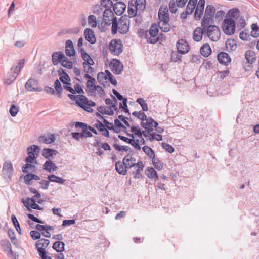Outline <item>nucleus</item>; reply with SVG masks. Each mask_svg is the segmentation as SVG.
Wrapping results in <instances>:
<instances>
[{"label":"nucleus","instance_id":"obj_62","mask_svg":"<svg viewBox=\"0 0 259 259\" xmlns=\"http://www.w3.org/2000/svg\"><path fill=\"white\" fill-rule=\"evenodd\" d=\"M30 235L33 240L40 239L41 234L36 231H31Z\"/></svg>","mask_w":259,"mask_h":259},{"label":"nucleus","instance_id":"obj_30","mask_svg":"<svg viewBox=\"0 0 259 259\" xmlns=\"http://www.w3.org/2000/svg\"><path fill=\"white\" fill-rule=\"evenodd\" d=\"M98 111L102 114H107L109 115H113L114 111L110 107L100 106L97 108Z\"/></svg>","mask_w":259,"mask_h":259},{"label":"nucleus","instance_id":"obj_55","mask_svg":"<svg viewBox=\"0 0 259 259\" xmlns=\"http://www.w3.org/2000/svg\"><path fill=\"white\" fill-rule=\"evenodd\" d=\"M239 12L238 8H233L228 11V15L231 17L235 18L239 15Z\"/></svg>","mask_w":259,"mask_h":259},{"label":"nucleus","instance_id":"obj_59","mask_svg":"<svg viewBox=\"0 0 259 259\" xmlns=\"http://www.w3.org/2000/svg\"><path fill=\"white\" fill-rule=\"evenodd\" d=\"M80 54L81 55V57L82 59L84 61V62H87L91 58L90 56V55L87 54V53L85 52V50L83 48L80 49Z\"/></svg>","mask_w":259,"mask_h":259},{"label":"nucleus","instance_id":"obj_1","mask_svg":"<svg viewBox=\"0 0 259 259\" xmlns=\"http://www.w3.org/2000/svg\"><path fill=\"white\" fill-rule=\"evenodd\" d=\"M101 5L105 9L102 15L103 21L107 25H110L112 23V34H116L117 33L118 23L117 18L114 16V13L111 10L113 2L111 0H101Z\"/></svg>","mask_w":259,"mask_h":259},{"label":"nucleus","instance_id":"obj_15","mask_svg":"<svg viewBox=\"0 0 259 259\" xmlns=\"http://www.w3.org/2000/svg\"><path fill=\"white\" fill-rule=\"evenodd\" d=\"M115 13L118 16L123 14L126 9L125 4L122 2H118L113 6Z\"/></svg>","mask_w":259,"mask_h":259},{"label":"nucleus","instance_id":"obj_47","mask_svg":"<svg viewBox=\"0 0 259 259\" xmlns=\"http://www.w3.org/2000/svg\"><path fill=\"white\" fill-rule=\"evenodd\" d=\"M152 160V163L154 167L158 170H161L163 167V163L160 160L155 157Z\"/></svg>","mask_w":259,"mask_h":259},{"label":"nucleus","instance_id":"obj_36","mask_svg":"<svg viewBox=\"0 0 259 259\" xmlns=\"http://www.w3.org/2000/svg\"><path fill=\"white\" fill-rule=\"evenodd\" d=\"M197 2V0H189L186 9L187 13L191 14L193 13L196 7Z\"/></svg>","mask_w":259,"mask_h":259},{"label":"nucleus","instance_id":"obj_20","mask_svg":"<svg viewBox=\"0 0 259 259\" xmlns=\"http://www.w3.org/2000/svg\"><path fill=\"white\" fill-rule=\"evenodd\" d=\"M49 243L50 241L48 239L42 238L38 240L35 243L38 252H39L40 248L42 250V251H46L45 249L48 247Z\"/></svg>","mask_w":259,"mask_h":259},{"label":"nucleus","instance_id":"obj_23","mask_svg":"<svg viewBox=\"0 0 259 259\" xmlns=\"http://www.w3.org/2000/svg\"><path fill=\"white\" fill-rule=\"evenodd\" d=\"M58 73L60 75L63 74L62 75L60 76L59 79L63 84H70V83L66 82V81H70V77L67 74V73L66 72H65V70L63 69H62V68H60L58 70Z\"/></svg>","mask_w":259,"mask_h":259},{"label":"nucleus","instance_id":"obj_13","mask_svg":"<svg viewBox=\"0 0 259 259\" xmlns=\"http://www.w3.org/2000/svg\"><path fill=\"white\" fill-rule=\"evenodd\" d=\"M177 48L178 52L181 54L187 53L190 49L188 43L183 39H181L178 41Z\"/></svg>","mask_w":259,"mask_h":259},{"label":"nucleus","instance_id":"obj_9","mask_svg":"<svg viewBox=\"0 0 259 259\" xmlns=\"http://www.w3.org/2000/svg\"><path fill=\"white\" fill-rule=\"evenodd\" d=\"M109 66L112 71L115 74H120L123 71V65L119 60L113 59L109 63Z\"/></svg>","mask_w":259,"mask_h":259},{"label":"nucleus","instance_id":"obj_12","mask_svg":"<svg viewBox=\"0 0 259 259\" xmlns=\"http://www.w3.org/2000/svg\"><path fill=\"white\" fill-rule=\"evenodd\" d=\"M158 16L159 22L169 21L168 10L166 7L161 6L160 7Z\"/></svg>","mask_w":259,"mask_h":259},{"label":"nucleus","instance_id":"obj_56","mask_svg":"<svg viewBox=\"0 0 259 259\" xmlns=\"http://www.w3.org/2000/svg\"><path fill=\"white\" fill-rule=\"evenodd\" d=\"M25 63V60L24 59H21L20 62H19L17 66L16 67L15 69L14 70V73L18 74L21 71V69L23 68L24 66Z\"/></svg>","mask_w":259,"mask_h":259},{"label":"nucleus","instance_id":"obj_18","mask_svg":"<svg viewBox=\"0 0 259 259\" xmlns=\"http://www.w3.org/2000/svg\"><path fill=\"white\" fill-rule=\"evenodd\" d=\"M218 60L220 63L225 65H227L231 60L229 55L227 53L223 52L218 54Z\"/></svg>","mask_w":259,"mask_h":259},{"label":"nucleus","instance_id":"obj_16","mask_svg":"<svg viewBox=\"0 0 259 259\" xmlns=\"http://www.w3.org/2000/svg\"><path fill=\"white\" fill-rule=\"evenodd\" d=\"M123 160L124 166L127 168H131L135 167L136 165V159L133 158L132 156L130 154L126 155Z\"/></svg>","mask_w":259,"mask_h":259},{"label":"nucleus","instance_id":"obj_64","mask_svg":"<svg viewBox=\"0 0 259 259\" xmlns=\"http://www.w3.org/2000/svg\"><path fill=\"white\" fill-rule=\"evenodd\" d=\"M33 180L32 173H28L24 176V181L26 184L30 185L31 181Z\"/></svg>","mask_w":259,"mask_h":259},{"label":"nucleus","instance_id":"obj_25","mask_svg":"<svg viewBox=\"0 0 259 259\" xmlns=\"http://www.w3.org/2000/svg\"><path fill=\"white\" fill-rule=\"evenodd\" d=\"M115 169L116 171L119 174L125 175L127 173L126 169H127V168H126L124 166L123 160L122 162L118 161L116 162Z\"/></svg>","mask_w":259,"mask_h":259},{"label":"nucleus","instance_id":"obj_38","mask_svg":"<svg viewBox=\"0 0 259 259\" xmlns=\"http://www.w3.org/2000/svg\"><path fill=\"white\" fill-rule=\"evenodd\" d=\"M48 179L49 180V181L57 182L59 184H64L66 181L62 178L59 177L53 174L48 175Z\"/></svg>","mask_w":259,"mask_h":259},{"label":"nucleus","instance_id":"obj_53","mask_svg":"<svg viewBox=\"0 0 259 259\" xmlns=\"http://www.w3.org/2000/svg\"><path fill=\"white\" fill-rule=\"evenodd\" d=\"M252 31L251 35L254 37H257L259 36V31L258 26L255 24H253L251 25Z\"/></svg>","mask_w":259,"mask_h":259},{"label":"nucleus","instance_id":"obj_37","mask_svg":"<svg viewBox=\"0 0 259 259\" xmlns=\"http://www.w3.org/2000/svg\"><path fill=\"white\" fill-rule=\"evenodd\" d=\"M159 27L160 28L161 31L164 32H167L170 30L171 27L169 24V21L159 22H158Z\"/></svg>","mask_w":259,"mask_h":259},{"label":"nucleus","instance_id":"obj_10","mask_svg":"<svg viewBox=\"0 0 259 259\" xmlns=\"http://www.w3.org/2000/svg\"><path fill=\"white\" fill-rule=\"evenodd\" d=\"M25 88L28 91H37L40 92L42 89L38 87L37 80L34 78H30L25 83Z\"/></svg>","mask_w":259,"mask_h":259},{"label":"nucleus","instance_id":"obj_54","mask_svg":"<svg viewBox=\"0 0 259 259\" xmlns=\"http://www.w3.org/2000/svg\"><path fill=\"white\" fill-rule=\"evenodd\" d=\"M19 107L15 106L13 104L11 105L9 110V112L11 115L13 117H15L19 111Z\"/></svg>","mask_w":259,"mask_h":259},{"label":"nucleus","instance_id":"obj_28","mask_svg":"<svg viewBox=\"0 0 259 259\" xmlns=\"http://www.w3.org/2000/svg\"><path fill=\"white\" fill-rule=\"evenodd\" d=\"M13 171V166L11 162L9 161L5 162L3 167L4 175L9 176Z\"/></svg>","mask_w":259,"mask_h":259},{"label":"nucleus","instance_id":"obj_21","mask_svg":"<svg viewBox=\"0 0 259 259\" xmlns=\"http://www.w3.org/2000/svg\"><path fill=\"white\" fill-rule=\"evenodd\" d=\"M55 140L54 134H47L41 136L38 138V141L45 144H51Z\"/></svg>","mask_w":259,"mask_h":259},{"label":"nucleus","instance_id":"obj_34","mask_svg":"<svg viewBox=\"0 0 259 259\" xmlns=\"http://www.w3.org/2000/svg\"><path fill=\"white\" fill-rule=\"evenodd\" d=\"M65 244L61 241H56L54 243L52 248L57 252H61L64 250Z\"/></svg>","mask_w":259,"mask_h":259},{"label":"nucleus","instance_id":"obj_2","mask_svg":"<svg viewBox=\"0 0 259 259\" xmlns=\"http://www.w3.org/2000/svg\"><path fill=\"white\" fill-rule=\"evenodd\" d=\"M215 10L216 9L213 6L211 5L206 6L205 15L201 22V26L204 29H205V27L210 23H213Z\"/></svg>","mask_w":259,"mask_h":259},{"label":"nucleus","instance_id":"obj_8","mask_svg":"<svg viewBox=\"0 0 259 259\" xmlns=\"http://www.w3.org/2000/svg\"><path fill=\"white\" fill-rule=\"evenodd\" d=\"M36 201H37L38 203H41L40 200H37L34 198H27L26 200H24V199L22 200V202L24 204L25 206L27 208V210L29 212L32 211L31 208L37 209L39 210H43V208L41 207L37 204H36L35 202Z\"/></svg>","mask_w":259,"mask_h":259},{"label":"nucleus","instance_id":"obj_52","mask_svg":"<svg viewBox=\"0 0 259 259\" xmlns=\"http://www.w3.org/2000/svg\"><path fill=\"white\" fill-rule=\"evenodd\" d=\"M88 23L92 27H95L97 25L96 17L93 15H91L88 18Z\"/></svg>","mask_w":259,"mask_h":259},{"label":"nucleus","instance_id":"obj_60","mask_svg":"<svg viewBox=\"0 0 259 259\" xmlns=\"http://www.w3.org/2000/svg\"><path fill=\"white\" fill-rule=\"evenodd\" d=\"M36 158L37 157L35 156H33L31 154H28V156L25 158V161L29 163H33L34 162L35 163L37 164V161L36 160Z\"/></svg>","mask_w":259,"mask_h":259},{"label":"nucleus","instance_id":"obj_50","mask_svg":"<svg viewBox=\"0 0 259 259\" xmlns=\"http://www.w3.org/2000/svg\"><path fill=\"white\" fill-rule=\"evenodd\" d=\"M35 166L33 165L30 164L29 163L25 164L22 168V171L24 173H27L29 170L34 171Z\"/></svg>","mask_w":259,"mask_h":259},{"label":"nucleus","instance_id":"obj_39","mask_svg":"<svg viewBox=\"0 0 259 259\" xmlns=\"http://www.w3.org/2000/svg\"><path fill=\"white\" fill-rule=\"evenodd\" d=\"M143 151L148 157L153 159L155 157V153L153 150L148 146H144L142 148Z\"/></svg>","mask_w":259,"mask_h":259},{"label":"nucleus","instance_id":"obj_33","mask_svg":"<svg viewBox=\"0 0 259 259\" xmlns=\"http://www.w3.org/2000/svg\"><path fill=\"white\" fill-rule=\"evenodd\" d=\"M245 58L249 63H253L256 59L255 53L251 50H247L245 53Z\"/></svg>","mask_w":259,"mask_h":259},{"label":"nucleus","instance_id":"obj_17","mask_svg":"<svg viewBox=\"0 0 259 259\" xmlns=\"http://www.w3.org/2000/svg\"><path fill=\"white\" fill-rule=\"evenodd\" d=\"M84 35L86 40L91 44H94L96 42V39L92 29L86 28L84 31Z\"/></svg>","mask_w":259,"mask_h":259},{"label":"nucleus","instance_id":"obj_42","mask_svg":"<svg viewBox=\"0 0 259 259\" xmlns=\"http://www.w3.org/2000/svg\"><path fill=\"white\" fill-rule=\"evenodd\" d=\"M0 245L3 248L5 251L7 252L12 248L11 244L7 239H3L0 241Z\"/></svg>","mask_w":259,"mask_h":259},{"label":"nucleus","instance_id":"obj_4","mask_svg":"<svg viewBox=\"0 0 259 259\" xmlns=\"http://www.w3.org/2000/svg\"><path fill=\"white\" fill-rule=\"evenodd\" d=\"M159 30L157 28V26L155 24H152L148 31V33H146V39L147 43L149 44H155L156 43L159 39L157 37Z\"/></svg>","mask_w":259,"mask_h":259},{"label":"nucleus","instance_id":"obj_3","mask_svg":"<svg viewBox=\"0 0 259 259\" xmlns=\"http://www.w3.org/2000/svg\"><path fill=\"white\" fill-rule=\"evenodd\" d=\"M222 28L223 32L227 35H233L235 31L236 24L232 18H226L222 22Z\"/></svg>","mask_w":259,"mask_h":259},{"label":"nucleus","instance_id":"obj_51","mask_svg":"<svg viewBox=\"0 0 259 259\" xmlns=\"http://www.w3.org/2000/svg\"><path fill=\"white\" fill-rule=\"evenodd\" d=\"M136 102L139 103L143 111H147L148 110V107L147 103L145 102V100L141 98H138L136 100Z\"/></svg>","mask_w":259,"mask_h":259},{"label":"nucleus","instance_id":"obj_27","mask_svg":"<svg viewBox=\"0 0 259 259\" xmlns=\"http://www.w3.org/2000/svg\"><path fill=\"white\" fill-rule=\"evenodd\" d=\"M95 126L97 128L99 131L102 132V135L103 136L107 137L109 136V131L104 125L100 121L98 120L97 122L95 124Z\"/></svg>","mask_w":259,"mask_h":259},{"label":"nucleus","instance_id":"obj_5","mask_svg":"<svg viewBox=\"0 0 259 259\" xmlns=\"http://www.w3.org/2000/svg\"><path fill=\"white\" fill-rule=\"evenodd\" d=\"M130 17L124 15L122 16L119 20L117 30L121 34H126L129 30L130 24Z\"/></svg>","mask_w":259,"mask_h":259},{"label":"nucleus","instance_id":"obj_26","mask_svg":"<svg viewBox=\"0 0 259 259\" xmlns=\"http://www.w3.org/2000/svg\"><path fill=\"white\" fill-rule=\"evenodd\" d=\"M40 149V148L39 146L35 145H32L27 148V153L28 154H31L37 157L39 153Z\"/></svg>","mask_w":259,"mask_h":259},{"label":"nucleus","instance_id":"obj_46","mask_svg":"<svg viewBox=\"0 0 259 259\" xmlns=\"http://www.w3.org/2000/svg\"><path fill=\"white\" fill-rule=\"evenodd\" d=\"M54 88L59 97H61L62 88L60 81L57 79L54 83Z\"/></svg>","mask_w":259,"mask_h":259},{"label":"nucleus","instance_id":"obj_49","mask_svg":"<svg viewBox=\"0 0 259 259\" xmlns=\"http://www.w3.org/2000/svg\"><path fill=\"white\" fill-rule=\"evenodd\" d=\"M96 105L95 103L91 100H88L87 102L85 107H83V109L87 112H93V109L91 108V107H94Z\"/></svg>","mask_w":259,"mask_h":259},{"label":"nucleus","instance_id":"obj_58","mask_svg":"<svg viewBox=\"0 0 259 259\" xmlns=\"http://www.w3.org/2000/svg\"><path fill=\"white\" fill-rule=\"evenodd\" d=\"M131 131L132 132L134 133V134L137 136L139 138L141 137L142 136V131L140 128L138 127L133 126L131 127Z\"/></svg>","mask_w":259,"mask_h":259},{"label":"nucleus","instance_id":"obj_63","mask_svg":"<svg viewBox=\"0 0 259 259\" xmlns=\"http://www.w3.org/2000/svg\"><path fill=\"white\" fill-rule=\"evenodd\" d=\"M162 147H163V148L165 149V150L166 151L170 153H172L174 151V148H173V147L167 143H163Z\"/></svg>","mask_w":259,"mask_h":259},{"label":"nucleus","instance_id":"obj_31","mask_svg":"<svg viewBox=\"0 0 259 259\" xmlns=\"http://www.w3.org/2000/svg\"><path fill=\"white\" fill-rule=\"evenodd\" d=\"M58 152L56 150L44 148L42 151V155L46 159H49L50 158L54 155H56Z\"/></svg>","mask_w":259,"mask_h":259},{"label":"nucleus","instance_id":"obj_48","mask_svg":"<svg viewBox=\"0 0 259 259\" xmlns=\"http://www.w3.org/2000/svg\"><path fill=\"white\" fill-rule=\"evenodd\" d=\"M132 114L138 119H141L142 121H145L147 118L146 115L142 111L139 112L134 111L133 112Z\"/></svg>","mask_w":259,"mask_h":259},{"label":"nucleus","instance_id":"obj_19","mask_svg":"<svg viewBox=\"0 0 259 259\" xmlns=\"http://www.w3.org/2000/svg\"><path fill=\"white\" fill-rule=\"evenodd\" d=\"M65 53L67 56H73L75 54V51L71 40H67L65 43Z\"/></svg>","mask_w":259,"mask_h":259},{"label":"nucleus","instance_id":"obj_14","mask_svg":"<svg viewBox=\"0 0 259 259\" xmlns=\"http://www.w3.org/2000/svg\"><path fill=\"white\" fill-rule=\"evenodd\" d=\"M156 122L152 118H146L145 121H142L141 126L145 130H148V132H152L153 131L154 123Z\"/></svg>","mask_w":259,"mask_h":259},{"label":"nucleus","instance_id":"obj_32","mask_svg":"<svg viewBox=\"0 0 259 259\" xmlns=\"http://www.w3.org/2000/svg\"><path fill=\"white\" fill-rule=\"evenodd\" d=\"M226 47L228 52L235 51L237 48L236 41L234 39H228L226 42Z\"/></svg>","mask_w":259,"mask_h":259},{"label":"nucleus","instance_id":"obj_6","mask_svg":"<svg viewBox=\"0 0 259 259\" xmlns=\"http://www.w3.org/2000/svg\"><path fill=\"white\" fill-rule=\"evenodd\" d=\"M207 36L213 41H217L220 37V31L215 25H209L205 27Z\"/></svg>","mask_w":259,"mask_h":259},{"label":"nucleus","instance_id":"obj_35","mask_svg":"<svg viewBox=\"0 0 259 259\" xmlns=\"http://www.w3.org/2000/svg\"><path fill=\"white\" fill-rule=\"evenodd\" d=\"M77 99L76 100V103L81 108L85 107V105L88 102V99L84 95H78Z\"/></svg>","mask_w":259,"mask_h":259},{"label":"nucleus","instance_id":"obj_29","mask_svg":"<svg viewBox=\"0 0 259 259\" xmlns=\"http://www.w3.org/2000/svg\"><path fill=\"white\" fill-rule=\"evenodd\" d=\"M200 53L204 57H208L211 53V49L207 43L204 44L200 48Z\"/></svg>","mask_w":259,"mask_h":259},{"label":"nucleus","instance_id":"obj_41","mask_svg":"<svg viewBox=\"0 0 259 259\" xmlns=\"http://www.w3.org/2000/svg\"><path fill=\"white\" fill-rule=\"evenodd\" d=\"M97 79L98 81L101 84L104 85L105 83H107V80L108 79L107 76L106 75L105 73L101 72L98 73L97 76Z\"/></svg>","mask_w":259,"mask_h":259},{"label":"nucleus","instance_id":"obj_7","mask_svg":"<svg viewBox=\"0 0 259 259\" xmlns=\"http://www.w3.org/2000/svg\"><path fill=\"white\" fill-rule=\"evenodd\" d=\"M110 52L114 55H119L123 50V45L120 39L112 40L109 46Z\"/></svg>","mask_w":259,"mask_h":259},{"label":"nucleus","instance_id":"obj_61","mask_svg":"<svg viewBox=\"0 0 259 259\" xmlns=\"http://www.w3.org/2000/svg\"><path fill=\"white\" fill-rule=\"evenodd\" d=\"M7 256L12 259H17L19 255L17 254V252H14L12 248L7 251Z\"/></svg>","mask_w":259,"mask_h":259},{"label":"nucleus","instance_id":"obj_24","mask_svg":"<svg viewBox=\"0 0 259 259\" xmlns=\"http://www.w3.org/2000/svg\"><path fill=\"white\" fill-rule=\"evenodd\" d=\"M203 29L201 27H197L194 31L193 34V39L197 42L200 41L202 38V35L203 34Z\"/></svg>","mask_w":259,"mask_h":259},{"label":"nucleus","instance_id":"obj_40","mask_svg":"<svg viewBox=\"0 0 259 259\" xmlns=\"http://www.w3.org/2000/svg\"><path fill=\"white\" fill-rule=\"evenodd\" d=\"M146 175L149 178L155 179V180H158L159 178L157 172L153 167L148 168Z\"/></svg>","mask_w":259,"mask_h":259},{"label":"nucleus","instance_id":"obj_43","mask_svg":"<svg viewBox=\"0 0 259 259\" xmlns=\"http://www.w3.org/2000/svg\"><path fill=\"white\" fill-rule=\"evenodd\" d=\"M103 9H104V8L101 6V4L100 5H96L93 8V12L94 14L99 15V18L103 13Z\"/></svg>","mask_w":259,"mask_h":259},{"label":"nucleus","instance_id":"obj_22","mask_svg":"<svg viewBox=\"0 0 259 259\" xmlns=\"http://www.w3.org/2000/svg\"><path fill=\"white\" fill-rule=\"evenodd\" d=\"M58 167L51 160L46 161L43 165V169L49 172L57 170Z\"/></svg>","mask_w":259,"mask_h":259},{"label":"nucleus","instance_id":"obj_45","mask_svg":"<svg viewBox=\"0 0 259 259\" xmlns=\"http://www.w3.org/2000/svg\"><path fill=\"white\" fill-rule=\"evenodd\" d=\"M61 52H55L52 55V63L54 65H57L60 62L61 59H59V55Z\"/></svg>","mask_w":259,"mask_h":259},{"label":"nucleus","instance_id":"obj_57","mask_svg":"<svg viewBox=\"0 0 259 259\" xmlns=\"http://www.w3.org/2000/svg\"><path fill=\"white\" fill-rule=\"evenodd\" d=\"M176 1H175V0H171L169 2V8L170 12L172 13H176L178 10V9L176 8Z\"/></svg>","mask_w":259,"mask_h":259},{"label":"nucleus","instance_id":"obj_44","mask_svg":"<svg viewBox=\"0 0 259 259\" xmlns=\"http://www.w3.org/2000/svg\"><path fill=\"white\" fill-rule=\"evenodd\" d=\"M135 4L137 10L143 11L145 8V0H136Z\"/></svg>","mask_w":259,"mask_h":259},{"label":"nucleus","instance_id":"obj_11","mask_svg":"<svg viewBox=\"0 0 259 259\" xmlns=\"http://www.w3.org/2000/svg\"><path fill=\"white\" fill-rule=\"evenodd\" d=\"M84 77L88 79L86 83V87L88 89L87 91L92 95H95V88L96 86L95 84V79L89 74H84Z\"/></svg>","mask_w":259,"mask_h":259}]
</instances>
